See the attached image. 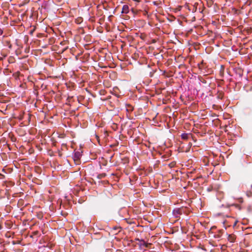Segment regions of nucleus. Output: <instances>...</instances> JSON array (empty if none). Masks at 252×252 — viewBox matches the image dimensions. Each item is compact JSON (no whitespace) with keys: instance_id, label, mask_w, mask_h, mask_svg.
<instances>
[{"instance_id":"obj_1","label":"nucleus","mask_w":252,"mask_h":252,"mask_svg":"<svg viewBox=\"0 0 252 252\" xmlns=\"http://www.w3.org/2000/svg\"><path fill=\"white\" fill-rule=\"evenodd\" d=\"M236 238V236L234 234H231L228 235L227 239L228 241L231 243L235 242Z\"/></svg>"},{"instance_id":"obj_2","label":"nucleus","mask_w":252,"mask_h":252,"mask_svg":"<svg viewBox=\"0 0 252 252\" xmlns=\"http://www.w3.org/2000/svg\"><path fill=\"white\" fill-rule=\"evenodd\" d=\"M173 214L176 218H179L180 215H181L178 208L175 209L173 211Z\"/></svg>"},{"instance_id":"obj_3","label":"nucleus","mask_w":252,"mask_h":252,"mask_svg":"<svg viewBox=\"0 0 252 252\" xmlns=\"http://www.w3.org/2000/svg\"><path fill=\"white\" fill-rule=\"evenodd\" d=\"M129 12V7L127 5L125 4L123 5L122 8V13L127 14Z\"/></svg>"},{"instance_id":"obj_4","label":"nucleus","mask_w":252,"mask_h":252,"mask_svg":"<svg viewBox=\"0 0 252 252\" xmlns=\"http://www.w3.org/2000/svg\"><path fill=\"white\" fill-rule=\"evenodd\" d=\"M181 214L183 213H186L187 214L189 212V210L186 207H181L178 208Z\"/></svg>"},{"instance_id":"obj_5","label":"nucleus","mask_w":252,"mask_h":252,"mask_svg":"<svg viewBox=\"0 0 252 252\" xmlns=\"http://www.w3.org/2000/svg\"><path fill=\"white\" fill-rule=\"evenodd\" d=\"M189 134H190L184 133L182 134L181 136L182 139H183L184 140H188L189 139Z\"/></svg>"},{"instance_id":"obj_6","label":"nucleus","mask_w":252,"mask_h":252,"mask_svg":"<svg viewBox=\"0 0 252 252\" xmlns=\"http://www.w3.org/2000/svg\"><path fill=\"white\" fill-rule=\"evenodd\" d=\"M15 61V58L12 57L10 56L8 58V62L9 63H14Z\"/></svg>"},{"instance_id":"obj_7","label":"nucleus","mask_w":252,"mask_h":252,"mask_svg":"<svg viewBox=\"0 0 252 252\" xmlns=\"http://www.w3.org/2000/svg\"><path fill=\"white\" fill-rule=\"evenodd\" d=\"M246 162L247 163H250L252 162V160L251 159V157L249 155H246L245 158Z\"/></svg>"},{"instance_id":"obj_8","label":"nucleus","mask_w":252,"mask_h":252,"mask_svg":"<svg viewBox=\"0 0 252 252\" xmlns=\"http://www.w3.org/2000/svg\"><path fill=\"white\" fill-rule=\"evenodd\" d=\"M106 176V174L105 173H101L97 175V178L99 179H102L104 178Z\"/></svg>"},{"instance_id":"obj_9","label":"nucleus","mask_w":252,"mask_h":252,"mask_svg":"<svg viewBox=\"0 0 252 252\" xmlns=\"http://www.w3.org/2000/svg\"><path fill=\"white\" fill-rule=\"evenodd\" d=\"M79 156H80V153L79 152H76L75 153V155H74L75 158H79Z\"/></svg>"},{"instance_id":"obj_10","label":"nucleus","mask_w":252,"mask_h":252,"mask_svg":"<svg viewBox=\"0 0 252 252\" xmlns=\"http://www.w3.org/2000/svg\"><path fill=\"white\" fill-rule=\"evenodd\" d=\"M175 163H174V162H172V163H170V164H169V166L171 168H172V167H174V166H175Z\"/></svg>"},{"instance_id":"obj_11","label":"nucleus","mask_w":252,"mask_h":252,"mask_svg":"<svg viewBox=\"0 0 252 252\" xmlns=\"http://www.w3.org/2000/svg\"><path fill=\"white\" fill-rule=\"evenodd\" d=\"M3 30L0 28V35H1L3 34Z\"/></svg>"},{"instance_id":"obj_12","label":"nucleus","mask_w":252,"mask_h":252,"mask_svg":"<svg viewBox=\"0 0 252 252\" xmlns=\"http://www.w3.org/2000/svg\"><path fill=\"white\" fill-rule=\"evenodd\" d=\"M5 57H6V55H3V57H0V61H2V60H3V58H5Z\"/></svg>"},{"instance_id":"obj_13","label":"nucleus","mask_w":252,"mask_h":252,"mask_svg":"<svg viewBox=\"0 0 252 252\" xmlns=\"http://www.w3.org/2000/svg\"><path fill=\"white\" fill-rule=\"evenodd\" d=\"M9 47L10 48H11V44L9 46Z\"/></svg>"},{"instance_id":"obj_14","label":"nucleus","mask_w":252,"mask_h":252,"mask_svg":"<svg viewBox=\"0 0 252 252\" xmlns=\"http://www.w3.org/2000/svg\"><path fill=\"white\" fill-rule=\"evenodd\" d=\"M145 246H146V247H148V246H147V244H145Z\"/></svg>"}]
</instances>
